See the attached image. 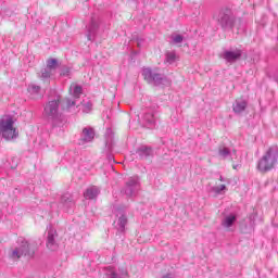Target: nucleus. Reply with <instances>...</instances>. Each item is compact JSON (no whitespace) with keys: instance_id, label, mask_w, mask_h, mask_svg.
Segmentation results:
<instances>
[{"instance_id":"f257e3e1","label":"nucleus","mask_w":278,"mask_h":278,"mask_svg":"<svg viewBox=\"0 0 278 278\" xmlns=\"http://www.w3.org/2000/svg\"><path fill=\"white\" fill-rule=\"evenodd\" d=\"M43 116L53 129H62L66 125V117L60 110V98L50 100L43 109Z\"/></svg>"},{"instance_id":"f03ea898","label":"nucleus","mask_w":278,"mask_h":278,"mask_svg":"<svg viewBox=\"0 0 278 278\" xmlns=\"http://www.w3.org/2000/svg\"><path fill=\"white\" fill-rule=\"evenodd\" d=\"M278 164V147H269L257 161L256 168L260 173H270Z\"/></svg>"},{"instance_id":"7ed1b4c3","label":"nucleus","mask_w":278,"mask_h":278,"mask_svg":"<svg viewBox=\"0 0 278 278\" xmlns=\"http://www.w3.org/2000/svg\"><path fill=\"white\" fill-rule=\"evenodd\" d=\"M0 136L4 140H14L18 138V131L14 127V117L4 115L0 118Z\"/></svg>"},{"instance_id":"20e7f679","label":"nucleus","mask_w":278,"mask_h":278,"mask_svg":"<svg viewBox=\"0 0 278 278\" xmlns=\"http://www.w3.org/2000/svg\"><path fill=\"white\" fill-rule=\"evenodd\" d=\"M140 192V177L131 176L126 181L124 187L121 189V194L126 199H135Z\"/></svg>"},{"instance_id":"39448f33","label":"nucleus","mask_w":278,"mask_h":278,"mask_svg":"<svg viewBox=\"0 0 278 278\" xmlns=\"http://www.w3.org/2000/svg\"><path fill=\"white\" fill-rule=\"evenodd\" d=\"M215 21H217L222 29H233V25L236 24V16H233L231 9H222L217 16H215Z\"/></svg>"},{"instance_id":"423d86ee","label":"nucleus","mask_w":278,"mask_h":278,"mask_svg":"<svg viewBox=\"0 0 278 278\" xmlns=\"http://www.w3.org/2000/svg\"><path fill=\"white\" fill-rule=\"evenodd\" d=\"M142 76L143 79L152 86H162L163 84H166V76L153 72L151 67H144L142 70Z\"/></svg>"},{"instance_id":"0eeeda50","label":"nucleus","mask_w":278,"mask_h":278,"mask_svg":"<svg viewBox=\"0 0 278 278\" xmlns=\"http://www.w3.org/2000/svg\"><path fill=\"white\" fill-rule=\"evenodd\" d=\"M83 92H84V89L81 88V86L75 85V84H72L70 86V94L73 99H71V98L65 99L66 110H68L70 112L72 110H75V106L77 105V99H79V97H81Z\"/></svg>"},{"instance_id":"6e6552de","label":"nucleus","mask_w":278,"mask_h":278,"mask_svg":"<svg viewBox=\"0 0 278 278\" xmlns=\"http://www.w3.org/2000/svg\"><path fill=\"white\" fill-rule=\"evenodd\" d=\"M115 216L116 219L114 222V225L118 231V233H123L125 231V227H127V213L125 212V210L117 207L115 210Z\"/></svg>"},{"instance_id":"1a4fd4ad","label":"nucleus","mask_w":278,"mask_h":278,"mask_svg":"<svg viewBox=\"0 0 278 278\" xmlns=\"http://www.w3.org/2000/svg\"><path fill=\"white\" fill-rule=\"evenodd\" d=\"M36 250L31 249L29 244H23L20 248L15 249L11 253L12 260H20L23 255L28 257H34Z\"/></svg>"},{"instance_id":"9d476101","label":"nucleus","mask_w":278,"mask_h":278,"mask_svg":"<svg viewBox=\"0 0 278 278\" xmlns=\"http://www.w3.org/2000/svg\"><path fill=\"white\" fill-rule=\"evenodd\" d=\"M59 207H61V210H64V212H71V210L75 207V201L73 200V195H71V193L63 194L61 197Z\"/></svg>"},{"instance_id":"9b49d317","label":"nucleus","mask_w":278,"mask_h":278,"mask_svg":"<svg viewBox=\"0 0 278 278\" xmlns=\"http://www.w3.org/2000/svg\"><path fill=\"white\" fill-rule=\"evenodd\" d=\"M222 58L226 60L229 64H233L237 60H240L242 58V51L241 50H226L222 54Z\"/></svg>"},{"instance_id":"f8f14e48","label":"nucleus","mask_w":278,"mask_h":278,"mask_svg":"<svg viewBox=\"0 0 278 278\" xmlns=\"http://www.w3.org/2000/svg\"><path fill=\"white\" fill-rule=\"evenodd\" d=\"M92 140H94V129L90 127L84 128L80 135L79 144H86L92 142Z\"/></svg>"},{"instance_id":"ddd939ff","label":"nucleus","mask_w":278,"mask_h":278,"mask_svg":"<svg viewBox=\"0 0 278 278\" xmlns=\"http://www.w3.org/2000/svg\"><path fill=\"white\" fill-rule=\"evenodd\" d=\"M97 29H99V21L92 17L89 26L87 27V39L92 41L94 36H97Z\"/></svg>"},{"instance_id":"4468645a","label":"nucleus","mask_w":278,"mask_h":278,"mask_svg":"<svg viewBox=\"0 0 278 278\" xmlns=\"http://www.w3.org/2000/svg\"><path fill=\"white\" fill-rule=\"evenodd\" d=\"M137 155H139L140 160H149V157H153V149L151 147L141 146L136 151Z\"/></svg>"},{"instance_id":"2eb2a0df","label":"nucleus","mask_w":278,"mask_h":278,"mask_svg":"<svg viewBox=\"0 0 278 278\" xmlns=\"http://www.w3.org/2000/svg\"><path fill=\"white\" fill-rule=\"evenodd\" d=\"M55 74L56 73L53 70H49V67H43L38 74V77L41 79V81H49V79H53V77H55Z\"/></svg>"},{"instance_id":"dca6fc26","label":"nucleus","mask_w":278,"mask_h":278,"mask_svg":"<svg viewBox=\"0 0 278 278\" xmlns=\"http://www.w3.org/2000/svg\"><path fill=\"white\" fill-rule=\"evenodd\" d=\"M104 138L108 151H112V147H114V131L112 130V128L106 129Z\"/></svg>"},{"instance_id":"f3484780","label":"nucleus","mask_w":278,"mask_h":278,"mask_svg":"<svg viewBox=\"0 0 278 278\" xmlns=\"http://www.w3.org/2000/svg\"><path fill=\"white\" fill-rule=\"evenodd\" d=\"M232 110L235 114H242L247 110V101L244 100H236L232 104Z\"/></svg>"},{"instance_id":"a211bd4d","label":"nucleus","mask_w":278,"mask_h":278,"mask_svg":"<svg viewBox=\"0 0 278 278\" xmlns=\"http://www.w3.org/2000/svg\"><path fill=\"white\" fill-rule=\"evenodd\" d=\"M99 187H89L86 189V191L84 192V197L85 199H89V200H92V199H97V197H99Z\"/></svg>"},{"instance_id":"6ab92c4d","label":"nucleus","mask_w":278,"mask_h":278,"mask_svg":"<svg viewBox=\"0 0 278 278\" xmlns=\"http://www.w3.org/2000/svg\"><path fill=\"white\" fill-rule=\"evenodd\" d=\"M40 86L36 84L28 85L27 91L33 97V99H40L42 94H40Z\"/></svg>"},{"instance_id":"aec40b11","label":"nucleus","mask_w":278,"mask_h":278,"mask_svg":"<svg viewBox=\"0 0 278 278\" xmlns=\"http://www.w3.org/2000/svg\"><path fill=\"white\" fill-rule=\"evenodd\" d=\"M237 217L233 214H230L226 217H224L223 222H222V226L224 227V229L229 230V228L233 227V223H236Z\"/></svg>"},{"instance_id":"412c9836","label":"nucleus","mask_w":278,"mask_h":278,"mask_svg":"<svg viewBox=\"0 0 278 278\" xmlns=\"http://www.w3.org/2000/svg\"><path fill=\"white\" fill-rule=\"evenodd\" d=\"M208 192L211 194H214L215 197H218V194H225V192H227V186L225 185L214 186L208 190Z\"/></svg>"},{"instance_id":"4be33fe9","label":"nucleus","mask_w":278,"mask_h":278,"mask_svg":"<svg viewBox=\"0 0 278 278\" xmlns=\"http://www.w3.org/2000/svg\"><path fill=\"white\" fill-rule=\"evenodd\" d=\"M47 229H48L47 242L48 244H54L55 238H58V231L53 229L52 226H49Z\"/></svg>"},{"instance_id":"5701e85b","label":"nucleus","mask_w":278,"mask_h":278,"mask_svg":"<svg viewBox=\"0 0 278 278\" xmlns=\"http://www.w3.org/2000/svg\"><path fill=\"white\" fill-rule=\"evenodd\" d=\"M106 270H109V271L105 274V278H123V277H127V270H124L121 276L117 273L114 271L113 267H108Z\"/></svg>"},{"instance_id":"b1692460","label":"nucleus","mask_w":278,"mask_h":278,"mask_svg":"<svg viewBox=\"0 0 278 278\" xmlns=\"http://www.w3.org/2000/svg\"><path fill=\"white\" fill-rule=\"evenodd\" d=\"M46 67L54 73H58V59H48L46 61Z\"/></svg>"},{"instance_id":"393cba45","label":"nucleus","mask_w":278,"mask_h":278,"mask_svg":"<svg viewBox=\"0 0 278 278\" xmlns=\"http://www.w3.org/2000/svg\"><path fill=\"white\" fill-rule=\"evenodd\" d=\"M143 121L147 123L148 127H154L155 126V115L153 113H147L143 116Z\"/></svg>"},{"instance_id":"a878e982","label":"nucleus","mask_w":278,"mask_h":278,"mask_svg":"<svg viewBox=\"0 0 278 278\" xmlns=\"http://www.w3.org/2000/svg\"><path fill=\"white\" fill-rule=\"evenodd\" d=\"M176 60H177V53L175 51L166 52L165 62L167 64H175Z\"/></svg>"},{"instance_id":"bb28decb","label":"nucleus","mask_w":278,"mask_h":278,"mask_svg":"<svg viewBox=\"0 0 278 278\" xmlns=\"http://www.w3.org/2000/svg\"><path fill=\"white\" fill-rule=\"evenodd\" d=\"M218 155L222 157V160H227L229 155H231V151H229L228 148L220 147L218 149Z\"/></svg>"},{"instance_id":"cd10ccee","label":"nucleus","mask_w":278,"mask_h":278,"mask_svg":"<svg viewBox=\"0 0 278 278\" xmlns=\"http://www.w3.org/2000/svg\"><path fill=\"white\" fill-rule=\"evenodd\" d=\"M172 42L174 45H181L184 42V36H181V35H172Z\"/></svg>"},{"instance_id":"c85d7f7f","label":"nucleus","mask_w":278,"mask_h":278,"mask_svg":"<svg viewBox=\"0 0 278 278\" xmlns=\"http://www.w3.org/2000/svg\"><path fill=\"white\" fill-rule=\"evenodd\" d=\"M61 77H71V67L63 66L60 72Z\"/></svg>"},{"instance_id":"c756f323","label":"nucleus","mask_w":278,"mask_h":278,"mask_svg":"<svg viewBox=\"0 0 278 278\" xmlns=\"http://www.w3.org/2000/svg\"><path fill=\"white\" fill-rule=\"evenodd\" d=\"M90 110H92V104L91 103H87L83 106V112L85 114H88L90 112Z\"/></svg>"},{"instance_id":"7c9ffc66","label":"nucleus","mask_w":278,"mask_h":278,"mask_svg":"<svg viewBox=\"0 0 278 278\" xmlns=\"http://www.w3.org/2000/svg\"><path fill=\"white\" fill-rule=\"evenodd\" d=\"M17 244H29V241H27V239H25L24 237H20L17 239Z\"/></svg>"},{"instance_id":"2f4dec72","label":"nucleus","mask_w":278,"mask_h":278,"mask_svg":"<svg viewBox=\"0 0 278 278\" xmlns=\"http://www.w3.org/2000/svg\"><path fill=\"white\" fill-rule=\"evenodd\" d=\"M47 248L50 249L51 251H55V249H58V245H55V244H50L49 245L48 244Z\"/></svg>"},{"instance_id":"473e14b6","label":"nucleus","mask_w":278,"mask_h":278,"mask_svg":"<svg viewBox=\"0 0 278 278\" xmlns=\"http://www.w3.org/2000/svg\"><path fill=\"white\" fill-rule=\"evenodd\" d=\"M162 278H173V274H166Z\"/></svg>"},{"instance_id":"72a5a7b5","label":"nucleus","mask_w":278,"mask_h":278,"mask_svg":"<svg viewBox=\"0 0 278 278\" xmlns=\"http://www.w3.org/2000/svg\"><path fill=\"white\" fill-rule=\"evenodd\" d=\"M219 181H225V178L223 176H219Z\"/></svg>"},{"instance_id":"f704fd0d","label":"nucleus","mask_w":278,"mask_h":278,"mask_svg":"<svg viewBox=\"0 0 278 278\" xmlns=\"http://www.w3.org/2000/svg\"><path fill=\"white\" fill-rule=\"evenodd\" d=\"M233 168H238V166H233Z\"/></svg>"}]
</instances>
